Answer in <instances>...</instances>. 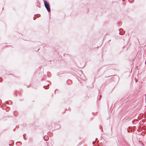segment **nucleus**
I'll list each match as a JSON object with an SVG mask.
<instances>
[{
  "instance_id": "1",
  "label": "nucleus",
  "mask_w": 146,
  "mask_h": 146,
  "mask_svg": "<svg viewBox=\"0 0 146 146\" xmlns=\"http://www.w3.org/2000/svg\"><path fill=\"white\" fill-rule=\"evenodd\" d=\"M44 2L45 6L46 8V9H47V10L48 11V12H50V9L49 3L45 0H44Z\"/></svg>"
}]
</instances>
